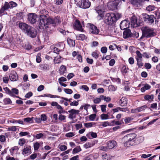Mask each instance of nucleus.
Masks as SVG:
<instances>
[{"mask_svg": "<svg viewBox=\"0 0 160 160\" xmlns=\"http://www.w3.org/2000/svg\"><path fill=\"white\" fill-rule=\"evenodd\" d=\"M48 12L45 10H42L39 14V22L38 26L41 30H45L49 28L50 24V18Z\"/></svg>", "mask_w": 160, "mask_h": 160, "instance_id": "1", "label": "nucleus"}, {"mask_svg": "<svg viewBox=\"0 0 160 160\" xmlns=\"http://www.w3.org/2000/svg\"><path fill=\"white\" fill-rule=\"evenodd\" d=\"M136 136L137 135L135 133H131L124 136L121 139L124 146L128 147L136 144Z\"/></svg>", "mask_w": 160, "mask_h": 160, "instance_id": "2", "label": "nucleus"}, {"mask_svg": "<svg viewBox=\"0 0 160 160\" xmlns=\"http://www.w3.org/2000/svg\"><path fill=\"white\" fill-rule=\"evenodd\" d=\"M142 35L140 38V39L143 37L147 38L152 37L155 36L156 33L154 31V29L148 27H145L142 29Z\"/></svg>", "mask_w": 160, "mask_h": 160, "instance_id": "3", "label": "nucleus"}, {"mask_svg": "<svg viewBox=\"0 0 160 160\" xmlns=\"http://www.w3.org/2000/svg\"><path fill=\"white\" fill-rule=\"evenodd\" d=\"M75 2L79 7L83 9L89 8L91 5V2L86 0H74Z\"/></svg>", "mask_w": 160, "mask_h": 160, "instance_id": "4", "label": "nucleus"}, {"mask_svg": "<svg viewBox=\"0 0 160 160\" xmlns=\"http://www.w3.org/2000/svg\"><path fill=\"white\" fill-rule=\"evenodd\" d=\"M123 1L125 2V0H115L108 3V6L110 10H113L117 8V6L120 2Z\"/></svg>", "mask_w": 160, "mask_h": 160, "instance_id": "5", "label": "nucleus"}, {"mask_svg": "<svg viewBox=\"0 0 160 160\" xmlns=\"http://www.w3.org/2000/svg\"><path fill=\"white\" fill-rule=\"evenodd\" d=\"M114 15L113 13H107L105 16V22L108 24H110L116 21V19L114 17Z\"/></svg>", "mask_w": 160, "mask_h": 160, "instance_id": "6", "label": "nucleus"}, {"mask_svg": "<svg viewBox=\"0 0 160 160\" xmlns=\"http://www.w3.org/2000/svg\"><path fill=\"white\" fill-rule=\"evenodd\" d=\"M37 19L38 16L34 13H29L28 14V20L31 24L35 23Z\"/></svg>", "mask_w": 160, "mask_h": 160, "instance_id": "7", "label": "nucleus"}, {"mask_svg": "<svg viewBox=\"0 0 160 160\" xmlns=\"http://www.w3.org/2000/svg\"><path fill=\"white\" fill-rule=\"evenodd\" d=\"M26 34L31 38H34L36 37L37 35V30L33 27L31 26V28H30Z\"/></svg>", "mask_w": 160, "mask_h": 160, "instance_id": "8", "label": "nucleus"}, {"mask_svg": "<svg viewBox=\"0 0 160 160\" xmlns=\"http://www.w3.org/2000/svg\"><path fill=\"white\" fill-rule=\"evenodd\" d=\"M143 18L145 21L152 24L154 22V16L153 15H149L146 14H143Z\"/></svg>", "mask_w": 160, "mask_h": 160, "instance_id": "9", "label": "nucleus"}, {"mask_svg": "<svg viewBox=\"0 0 160 160\" xmlns=\"http://www.w3.org/2000/svg\"><path fill=\"white\" fill-rule=\"evenodd\" d=\"M68 112L70 113L68 118L71 119H73L76 118V115L79 113V111L78 110H75L74 109L68 111Z\"/></svg>", "mask_w": 160, "mask_h": 160, "instance_id": "10", "label": "nucleus"}, {"mask_svg": "<svg viewBox=\"0 0 160 160\" xmlns=\"http://www.w3.org/2000/svg\"><path fill=\"white\" fill-rule=\"evenodd\" d=\"M19 27L22 32L26 34L31 26L25 23L22 22L19 24Z\"/></svg>", "mask_w": 160, "mask_h": 160, "instance_id": "11", "label": "nucleus"}, {"mask_svg": "<svg viewBox=\"0 0 160 160\" xmlns=\"http://www.w3.org/2000/svg\"><path fill=\"white\" fill-rule=\"evenodd\" d=\"M4 4L8 10L9 9H12L16 7L18 5L17 4L16 2L12 1L9 2H5Z\"/></svg>", "mask_w": 160, "mask_h": 160, "instance_id": "12", "label": "nucleus"}, {"mask_svg": "<svg viewBox=\"0 0 160 160\" xmlns=\"http://www.w3.org/2000/svg\"><path fill=\"white\" fill-rule=\"evenodd\" d=\"M74 29L81 31H83L82 26L81 25L80 21L78 20H76L74 24Z\"/></svg>", "mask_w": 160, "mask_h": 160, "instance_id": "13", "label": "nucleus"}, {"mask_svg": "<svg viewBox=\"0 0 160 160\" xmlns=\"http://www.w3.org/2000/svg\"><path fill=\"white\" fill-rule=\"evenodd\" d=\"M9 78L12 81H16L18 78L16 72L14 71H11L9 75Z\"/></svg>", "mask_w": 160, "mask_h": 160, "instance_id": "14", "label": "nucleus"}, {"mask_svg": "<svg viewBox=\"0 0 160 160\" xmlns=\"http://www.w3.org/2000/svg\"><path fill=\"white\" fill-rule=\"evenodd\" d=\"M31 147L29 145H27L24 146L22 150V153L23 154H29L31 153Z\"/></svg>", "mask_w": 160, "mask_h": 160, "instance_id": "15", "label": "nucleus"}, {"mask_svg": "<svg viewBox=\"0 0 160 160\" xmlns=\"http://www.w3.org/2000/svg\"><path fill=\"white\" fill-rule=\"evenodd\" d=\"M129 23L126 20L121 22L120 24V28L121 29L123 30L129 27Z\"/></svg>", "mask_w": 160, "mask_h": 160, "instance_id": "16", "label": "nucleus"}, {"mask_svg": "<svg viewBox=\"0 0 160 160\" xmlns=\"http://www.w3.org/2000/svg\"><path fill=\"white\" fill-rule=\"evenodd\" d=\"M90 31L91 33L97 34L99 33V30L97 27L93 24L90 25Z\"/></svg>", "mask_w": 160, "mask_h": 160, "instance_id": "17", "label": "nucleus"}, {"mask_svg": "<svg viewBox=\"0 0 160 160\" xmlns=\"http://www.w3.org/2000/svg\"><path fill=\"white\" fill-rule=\"evenodd\" d=\"M131 25L134 27H137L138 26L137 20L135 16H133L131 18Z\"/></svg>", "mask_w": 160, "mask_h": 160, "instance_id": "18", "label": "nucleus"}, {"mask_svg": "<svg viewBox=\"0 0 160 160\" xmlns=\"http://www.w3.org/2000/svg\"><path fill=\"white\" fill-rule=\"evenodd\" d=\"M108 147L109 149L113 148L117 145V142L114 140L109 141L107 142Z\"/></svg>", "mask_w": 160, "mask_h": 160, "instance_id": "19", "label": "nucleus"}, {"mask_svg": "<svg viewBox=\"0 0 160 160\" xmlns=\"http://www.w3.org/2000/svg\"><path fill=\"white\" fill-rule=\"evenodd\" d=\"M19 148L18 146H15L10 149L11 155L12 156H14L16 155L18 152Z\"/></svg>", "mask_w": 160, "mask_h": 160, "instance_id": "20", "label": "nucleus"}, {"mask_svg": "<svg viewBox=\"0 0 160 160\" xmlns=\"http://www.w3.org/2000/svg\"><path fill=\"white\" fill-rule=\"evenodd\" d=\"M131 30L129 29H127L124 31L123 37L124 38H127L131 37Z\"/></svg>", "mask_w": 160, "mask_h": 160, "instance_id": "21", "label": "nucleus"}, {"mask_svg": "<svg viewBox=\"0 0 160 160\" xmlns=\"http://www.w3.org/2000/svg\"><path fill=\"white\" fill-rule=\"evenodd\" d=\"M60 22V21L58 17L55 18L53 19L51 18V24H53L54 27L59 24Z\"/></svg>", "mask_w": 160, "mask_h": 160, "instance_id": "22", "label": "nucleus"}, {"mask_svg": "<svg viewBox=\"0 0 160 160\" xmlns=\"http://www.w3.org/2000/svg\"><path fill=\"white\" fill-rule=\"evenodd\" d=\"M119 103L121 106H126L127 104L126 99L125 98H122L119 101Z\"/></svg>", "mask_w": 160, "mask_h": 160, "instance_id": "23", "label": "nucleus"}, {"mask_svg": "<svg viewBox=\"0 0 160 160\" xmlns=\"http://www.w3.org/2000/svg\"><path fill=\"white\" fill-rule=\"evenodd\" d=\"M149 0H130L131 3L134 5H136L139 3L141 2H143L145 1H148Z\"/></svg>", "mask_w": 160, "mask_h": 160, "instance_id": "24", "label": "nucleus"}, {"mask_svg": "<svg viewBox=\"0 0 160 160\" xmlns=\"http://www.w3.org/2000/svg\"><path fill=\"white\" fill-rule=\"evenodd\" d=\"M151 88V86L148 84H145L144 86L141 89L142 92H144L146 90H148Z\"/></svg>", "mask_w": 160, "mask_h": 160, "instance_id": "25", "label": "nucleus"}, {"mask_svg": "<svg viewBox=\"0 0 160 160\" xmlns=\"http://www.w3.org/2000/svg\"><path fill=\"white\" fill-rule=\"evenodd\" d=\"M66 71V68L64 65H62L60 68L59 72L60 74L63 75Z\"/></svg>", "mask_w": 160, "mask_h": 160, "instance_id": "26", "label": "nucleus"}, {"mask_svg": "<svg viewBox=\"0 0 160 160\" xmlns=\"http://www.w3.org/2000/svg\"><path fill=\"white\" fill-rule=\"evenodd\" d=\"M11 92L12 94V95L10 96L13 97H16L14 94L18 95V94L19 92L18 90L16 88H13L11 90Z\"/></svg>", "mask_w": 160, "mask_h": 160, "instance_id": "27", "label": "nucleus"}, {"mask_svg": "<svg viewBox=\"0 0 160 160\" xmlns=\"http://www.w3.org/2000/svg\"><path fill=\"white\" fill-rule=\"evenodd\" d=\"M67 41L68 43L71 47H74L75 45V40H73L70 38H68Z\"/></svg>", "mask_w": 160, "mask_h": 160, "instance_id": "28", "label": "nucleus"}, {"mask_svg": "<svg viewBox=\"0 0 160 160\" xmlns=\"http://www.w3.org/2000/svg\"><path fill=\"white\" fill-rule=\"evenodd\" d=\"M3 102L5 105H7L12 103V101L9 98H6L3 100Z\"/></svg>", "mask_w": 160, "mask_h": 160, "instance_id": "29", "label": "nucleus"}, {"mask_svg": "<svg viewBox=\"0 0 160 160\" xmlns=\"http://www.w3.org/2000/svg\"><path fill=\"white\" fill-rule=\"evenodd\" d=\"M100 97L102 100H104L107 102H109L111 100V98L109 97H106L104 95H101Z\"/></svg>", "mask_w": 160, "mask_h": 160, "instance_id": "30", "label": "nucleus"}, {"mask_svg": "<svg viewBox=\"0 0 160 160\" xmlns=\"http://www.w3.org/2000/svg\"><path fill=\"white\" fill-rule=\"evenodd\" d=\"M54 62L55 64H58L60 63L61 62V57L60 56H57L55 57Z\"/></svg>", "mask_w": 160, "mask_h": 160, "instance_id": "31", "label": "nucleus"}, {"mask_svg": "<svg viewBox=\"0 0 160 160\" xmlns=\"http://www.w3.org/2000/svg\"><path fill=\"white\" fill-rule=\"evenodd\" d=\"M7 8L6 7L5 4L2 6L0 9V16H2L5 11L8 10Z\"/></svg>", "mask_w": 160, "mask_h": 160, "instance_id": "32", "label": "nucleus"}, {"mask_svg": "<svg viewBox=\"0 0 160 160\" xmlns=\"http://www.w3.org/2000/svg\"><path fill=\"white\" fill-rule=\"evenodd\" d=\"M77 38L78 40H83L86 38L87 37L84 34H80L78 36H77Z\"/></svg>", "mask_w": 160, "mask_h": 160, "instance_id": "33", "label": "nucleus"}, {"mask_svg": "<svg viewBox=\"0 0 160 160\" xmlns=\"http://www.w3.org/2000/svg\"><path fill=\"white\" fill-rule=\"evenodd\" d=\"M81 151V149L80 146H78L74 148L72 151V153L74 154L77 153Z\"/></svg>", "mask_w": 160, "mask_h": 160, "instance_id": "34", "label": "nucleus"}, {"mask_svg": "<svg viewBox=\"0 0 160 160\" xmlns=\"http://www.w3.org/2000/svg\"><path fill=\"white\" fill-rule=\"evenodd\" d=\"M133 119V118L132 117H126L124 119V121L125 124H127L130 122Z\"/></svg>", "mask_w": 160, "mask_h": 160, "instance_id": "35", "label": "nucleus"}, {"mask_svg": "<svg viewBox=\"0 0 160 160\" xmlns=\"http://www.w3.org/2000/svg\"><path fill=\"white\" fill-rule=\"evenodd\" d=\"M155 7L154 5H149L146 8V10L149 12H151L155 10Z\"/></svg>", "mask_w": 160, "mask_h": 160, "instance_id": "36", "label": "nucleus"}, {"mask_svg": "<svg viewBox=\"0 0 160 160\" xmlns=\"http://www.w3.org/2000/svg\"><path fill=\"white\" fill-rule=\"evenodd\" d=\"M154 96L153 95H146L144 96V99L146 100H152Z\"/></svg>", "mask_w": 160, "mask_h": 160, "instance_id": "37", "label": "nucleus"}, {"mask_svg": "<svg viewBox=\"0 0 160 160\" xmlns=\"http://www.w3.org/2000/svg\"><path fill=\"white\" fill-rule=\"evenodd\" d=\"M34 118L33 117L32 118H24L23 119L24 122L28 123H32L33 122V119Z\"/></svg>", "mask_w": 160, "mask_h": 160, "instance_id": "38", "label": "nucleus"}, {"mask_svg": "<svg viewBox=\"0 0 160 160\" xmlns=\"http://www.w3.org/2000/svg\"><path fill=\"white\" fill-rule=\"evenodd\" d=\"M100 117L102 120H106L109 119V116L108 114L103 113L100 116Z\"/></svg>", "mask_w": 160, "mask_h": 160, "instance_id": "39", "label": "nucleus"}, {"mask_svg": "<svg viewBox=\"0 0 160 160\" xmlns=\"http://www.w3.org/2000/svg\"><path fill=\"white\" fill-rule=\"evenodd\" d=\"M3 90L5 91L7 94H9L10 95H12V94L11 92V90H10L8 87L4 88Z\"/></svg>", "mask_w": 160, "mask_h": 160, "instance_id": "40", "label": "nucleus"}, {"mask_svg": "<svg viewBox=\"0 0 160 160\" xmlns=\"http://www.w3.org/2000/svg\"><path fill=\"white\" fill-rule=\"evenodd\" d=\"M25 143V139L23 138L20 139L19 140L18 144L21 146H22Z\"/></svg>", "mask_w": 160, "mask_h": 160, "instance_id": "41", "label": "nucleus"}, {"mask_svg": "<svg viewBox=\"0 0 160 160\" xmlns=\"http://www.w3.org/2000/svg\"><path fill=\"white\" fill-rule=\"evenodd\" d=\"M114 17L116 19V21L121 17V14L118 13L116 12L115 13H114Z\"/></svg>", "mask_w": 160, "mask_h": 160, "instance_id": "42", "label": "nucleus"}, {"mask_svg": "<svg viewBox=\"0 0 160 160\" xmlns=\"http://www.w3.org/2000/svg\"><path fill=\"white\" fill-rule=\"evenodd\" d=\"M139 37V33L138 32L134 31L132 33H131V37L136 38H137Z\"/></svg>", "mask_w": 160, "mask_h": 160, "instance_id": "43", "label": "nucleus"}, {"mask_svg": "<svg viewBox=\"0 0 160 160\" xmlns=\"http://www.w3.org/2000/svg\"><path fill=\"white\" fill-rule=\"evenodd\" d=\"M96 10L98 14V15H99L100 17H103V11L101 9H98V8L96 9Z\"/></svg>", "mask_w": 160, "mask_h": 160, "instance_id": "44", "label": "nucleus"}, {"mask_svg": "<svg viewBox=\"0 0 160 160\" xmlns=\"http://www.w3.org/2000/svg\"><path fill=\"white\" fill-rule=\"evenodd\" d=\"M64 91L66 93L68 94H71L73 92L72 90L69 88H64Z\"/></svg>", "mask_w": 160, "mask_h": 160, "instance_id": "45", "label": "nucleus"}, {"mask_svg": "<svg viewBox=\"0 0 160 160\" xmlns=\"http://www.w3.org/2000/svg\"><path fill=\"white\" fill-rule=\"evenodd\" d=\"M34 148L35 150H37L40 147V144L38 142L35 143L34 144Z\"/></svg>", "mask_w": 160, "mask_h": 160, "instance_id": "46", "label": "nucleus"}, {"mask_svg": "<svg viewBox=\"0 0 160 160\" xmlns=\"http://www.w3.org/2000/svg\"><path fill=\"white\" fill-rule=\"evenodd\" d=\"M100 96L99 98H96L93 100V102L94 103L98 104L101 101Z\"/></svg>", "mask_w": 160, "mask_h": 160, "instance_id": "47", "label": "nucleus"}, {"mask_svg": "<svg viewBox=\"0 0 160 160\" xmlns=\"http://www.w3.org/2000/svg\"><path fill=\"white\" fill-rule=\"evenodd\" d=\"M41 55V54L38 53L37 56L36 61L38 63H40L41 61V59L40 58Z\"/></svg>", "mask_w": 160, "mask_h": 160, "instance_id": "48", "label": "nucleus"}, {"mask_svg": "<svg viewBox=\"0 0 160 160\" xmlns=\"http://www.w3.org/2000/svg\"><path fill=\"white\" fill-rule=\"evenodd\" d=\"M147 106L146 105H144L141 106V107L137 108L138 112H141L144 110L146 108Z\"/></svg>", "mask_w": 160, "mask_h": 160, "instance_id": "49", "label": "nucleus"}, {"mask_svg": "<svg viewBox=\"0 0 160 160\" xmlns=\"http://www.w3.org/2000/svg\"><path fill=\"white\" fill-rule=\"evenodd\" d=\"M59 148L61 151H64L67 149V147L65 145H62L60 146Z\"/></svg>", "mask_w": 160, "mask_h": 160, "instance_id": "50", "label": "nucleus"}, {"mask_svg": "<svg viewBox=\"0 0 160 160\" xmlns=\"http://www.w3.org/2000/svg\"><path fill=\"white\" fill-rule=\"evenodd\" d=\"M102 112H106V105H102L100 106Z\"/></svg>", "mask_w": 160, "mask_h": 160, "instance_id": "51", "label": "nucleus"}, {"mask_svg": "<svg viewBox=\"0 0 160 160\" xmlns=\"http://www.w3.org/2000/svg\"><path fill=\"white\" fill-rule=\"evenodd\" d=\"M136 53L137 55V56L138 58L139 59H141L142 58V54L140 53L139 51H137L136 52Z\"/></svg>", "mask_w": 160, "mask_h": 160, "instance_id": "52", "label": "nucleus"}, {"mask_svg": "<svg viewBox=\"0 0 160 160\" xmlns=\"http://www.w3.org/2000/svg\"><path fill=\"white\" fill-rule=\"evenodd\" d=\"M43 135L42 133H40L36 134L34 136L37 139H39L43 136Z\"/></svg>", "mask_w": 160, "mask_h": 160, "instance_id": "53", "label": "nucleus"}, {"mask_svg": "<svg viewBox=\"0 0 160 160\" xmlns=\"http://www.w3.org/2000/svg\"><path fill=\"white\" fill-rule=\"evenodd\" d=\"M121 71L122 73H126L127 72L128 68L126 66H124L122 67Z\"/></svg>", "mask_w": 160, "mask_h": 160, "instance_id": "54", "label": "nucleus"}, {"mask_svg": "<svg viewBox=\"0 0 160 160\" xmlns=\"http://www.w3.org/2000/svg\"><path fill=\"white\" fill-rule=\"evenodd\" d=\"M111 124H110L108 122L106 121L102 122V125L103 127H106L107 126H111Z\"/></svg>", "mask_w": 160, "mask_h": 160, "instance_id": "55", "label": "nucleus"}, {"mask_svg": "<svg viewBox=\"0 0 160 160\" xmlns=\"http://www.w3.org/2000/svg\"><path fill=\"white\" fill-rule=\"evenodd\" d=\"M8 130L12 131H16L17 130V129L16 126H12L9 127L8 128Z\"/></svg>", "mask_w": 160, "mask_h": 160, "instance_id": "56", "label": "nucleus"}, {"mask_svg": "<svg viewBox=\"0 0 160 160\" xmlns=\"http://www.w3.org/2000/svg\"><path fill=\"white\" fill-rule=\"evenodd\" d=\"M78 104L79 103L78 101L74 100L73 102L70 103V105L71 106H76L78 105Z\"/></svg>", "mask_w": 160, "mask_h": 160, "instance_id": "57", "label": "nucleus"}, {"mask_svg": "<svg viewBox=\"0 0 160 160\" xmlns=\"http://www.w3.org/2000/svg\"><path fill=\"white\" fill-rule=\"evenodd\" d=\"M137 61L138 62L137 64L138 66L139 67H141L142 66V63L141 62V59H139L136 58Z\"/></svg>", "mask_w": 160, "mask_h": 160, "instance_id": "58", "label": "nucleus"}, {"mask_svg": "<svg viewBox=\"0 0 160 160\" xmlns=\"http://www.w3.org/2000/svg\"><path fill=\"white\" fill-rule=\"evenodd\" d=\"M107 51V48L106 47H102L101 49V51L103 53H106Z\"/></svg>", "mask_w": 160, "mask_h": 160, "instance_id": "59", "label": "nucleus"}, {"mask_svg": "<svg viewBox=\"0 0 160 160\" xmlns=\"http://www.w3.org/2000/svg\"><path fill=\"white\" fill-rule=\"evenodd\" d=\"M108 89L109 91H115L116 90V88L113 86L110 85L109 86Z\"/></svg>", "mask_w": 160, "mask_h": 160, "instance_id": "60", "label": "nucleus"}, {"mask_svg": "<svg viewBox=\"0 0 160 160\" xmlns=\"http://www.w3.org/2000/svg\"><path fill=\"white\" fill-rule=\"evenodd\" d=\"M96 117L95 114H91L89 115V118L90 120L93 121L95 119Z\"/></svg>", "mask_w": 160, "mask_h": 160, "instance_id": "61", "label": "nucleus"}, {"mask_svg": "<svg viewBox=\"0 0 160 160\" xmlns=\"http://www.w3.org/2000/svg\"><path fill=\"white\" fill-rule=\"evenodd\" d=\"M9 80V78L8 77H5L3 78V82L5 83H8Z\"/></svg>", "mask_w": 160, "mask_h": 160, "instance_id": "62", "label": "nucleus"}, {"mask_svg": "<svg viewBox=\"0 0 160 160\" xmlns=\"http://www.w3.org/2000/svg\"><path fill=\"white\" fill-rule=\"evenodd\" d=\"M40 118L41 121H45L47 119V117L45 114H42Z\"/></svg>", "mask_w": 160, "mask_h": 160, "instance_id": "63", "label": "nucleus"}, {"mask_svg": "<svg viewBox=\"0 0 160 160\" xmlns=\"http://www.w3.org/2000/svg\"><path fill=\"white\" fill-rule=\"evenodd\" d=\"M89 134H90L92 137L93 138H95L97 137V134L96 132H89Z\"/></svg>", "mask_w": 160, "mask_h": 160, "instance_id": "64", "label": "nucleus"}]
</instances>
